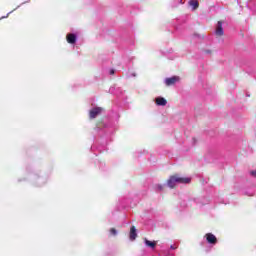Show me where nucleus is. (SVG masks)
<instances>
[{
	"label": "nucleus",
	"mask_w": 256,
	"mask_h": 256,
	"mask_svg": "<svg viewBox=\"0 0 256 256\" xmlns=\"http://www.w3.org/2000/svg\"><path fill=\"white\" fill-rule=\"evenodd\" d=\"M189 183H191V178L176 174L169 177L167 180V187H169V189H175L177 185H187Z\"/></svg>",
	"instance_id": "obj_1"
},
{
	"label": "nucleus",
	"mask_w": 256,
	"mask_h": 256,
	"mask_svg": "<svg viewBox=\"0 0 256 256\" xmlns=\"http://www.w3.org/2000/svg\"><path fill=\"white\" fill-rule=\"evenodd\" d=\"M179 81H181L179 76H172L170 78H166L164 83L167 85V87H171V85H175V83H179Z\"/></svg>",
	"instance_id": "obj_2"
},
{
	"label": "nucleus",
	"mask_w": 256,
	"mask_h": 256,
	"mask_svg": "<svg viewBox=\"0 0 256 256\" xmlns=\"http://www.w3.org/2000/svg\"><path fill=\"white\" fill-rule=\"evenodd\" d=\"M101 113H103L102 107L92 108L89 112L90 119H95L98 115H101Z\"/></svg>",
	"instance_id": "obj_3"
},
{
	"label": "nucleus",
	"mask_w": 256,
	"mask_h": 256,
	"mask_svg": "<svg viewBox=\"0 0 256 256\" xmlns=\"http://www.w3.org/2000/svg\"><path fill=\"white\" fill-rule=\"evenodd\" d=\"M204 237L209 245H217V237L214 234L207 233Z\"/></svg>",
	"instance_id": "obj_4"
},
{
	"label": "nucleus",
	"mask_w": 256,
	"mask_h": 256,
	"mask_svg": "<svg viewBox=\"0 0 256 256\" xmlns=\"http://www.w3.org/2000/svg\"><path fill=\"white\" fill-rule=\"evenodd\" d=\"M224 33L225 32L223 31V22L218 21L217 26H216V30H215V35L217 37H223Z\"/></svg>",
	"instance_id": "obj_5"
},
{
	"label": "nucleus",
	"mask_w": 256,
	"mask_h": 256,
	"mask_svg": "<svg viewBox=\"0 0 256 256\" xmlns=\"http://www.w3.org/2000/svg\"><path fill=\"white\" fill-rule=\"evenodd\" d=\"M66 39H67V42L70 43V45H73L77 42V35L67 34Z\"/></svg>",
	"instance_id": "obj_6"
},
{
	"label": "nucleus",
	"mask_w": 256,
	"mask_h": 256,
	"mask_svg": "<svg viewBox=\"0 0 256 256\" xmlns=\"http://www.w3.org/2000/svg\"><path fill=\"white\" fill-rule=\"evenodd\" d=\"M155 103L159 107H165V105H167V100L165 98H163V97H157L155 99Z\"/></svg>",
	"instance_id": "obj_7"
},
{
	"label": "nucleus",
	"mask_w": 256,
	"mask_h": 256,
	"mask_svg": "<svg viewBox=\"0 0 256 256\" xmlns=\"http://www.w3.org/2000/svg\"><path fill=\"white\" fill-rule=\"evenodd\" d=\"M135 239H137V228L132 226L130 229V241H135Z\"/></svg>",
	"instance_id": "obj_8"
},
{
	"label": "nucleus",
	"mask_w": 256,
	"mask_h": 256,
	"mask_svg": "<svg viewBox=\"0 0 256 256\" xmlns=\"http://www.w3.org/2000/svg\"><path fill=\"white\" fill-rule=\"evenodd\" d=\"M144 243L146 247H150V249H155L157 247V242L155 241H149L147 238L144 239Z\"/></svg>",
	"instance_id": "obj_9"
},
{
	"label": "nucleus",
	"mask_w": 256,
	"mask_h": 256,
	"mask_svg": "<svg viewBox=\"0 0 256 256\" xmlns=\"http://www.w3.org/2000/svg\"><path fill=\"white\" fill-rule=\"evenodd\" d=\"M189 5L195 10L199 7V2L197 0H190Z\"/></svg>",
	"instance_id": "obj_10"
},
{
	"label": "nucleus",
	"mask_w": 256,
	"mask_h": 256,
	"mask_svg": "<svg viewBox=\"0 0 256 256\" xmlns=\"http://www.w3.org/2000/svg\"><path fill=\"white\" fill-rule=\"evenodd\" d=\"M156 191H163V185L161 184L156 185Z\"/></svg>",
	"instance_id": "obj_11"
},
{
	"label": "nucleus",
	"mask_w": 256,
	"mask_h": 256,
	"mask_svg": "<svg viewBox=\"0 0 256 256\" xmlns=\"http://www.w3.org/2000/svg\"><path fill=\"white\" fill-rule=\"evenodd\" d=\"M111 235H117V230L115 228L110 229Z\"/></svg>",
	"instance_id": "obj_12"
},
{
	"label": "nucleus",
	"mask_w": 256,
	"mask_h": 256,
	"mask_svg": "<svg viewBox=\"0 0 256 256\" xmlns=\"http://www.w3.org/2000/svg\"><path fill=\"white\" fill-rule=\"evenodd\" d=\"M250 175H252V177H256V170L251 171Z\"/></svg>",
	"instance_id": "obj_13"
},
{
	"label": "nucleus",
	"mask_w": 256,
	"mask_h": 256,
	"mask_svg": "<svg viewBox=\"0 0 256 256\" xmlns=\"http://www.w3.org/2000/svg\"><path fill=\"white\" fill-rule=\"evenodd\" d=\"M115 73V70L110 71V75H113Z\"/></svg>",
	"instance_id": "obj_14"
},
{
	"label": "nucleus",
	"mask_w": 256,
	"mask_h": 256,
	"mask_svg": "<svg viewBox=\"0 0 256 256\" xmlns=\"http://www.w3.org/2000/svg\"><path fill=\"white\" fill-rule=\"evenodd\" d=\"M110 93H113V88H110Z\"/></svg>",
	"instance_id": "obj_15"
},
{
	"label": "nucleus",
	"mask_w": 256,
	"mask_h": 256,
	"mask_svg": "<svg viewBox=\"0 0 256 256\" xmlns=\"http://www.w3.org/2000/svg\"><path fill=\"white\" fill-rule=\"evenodd\" d=\"M171 249H175V247H174V246H171Z\"/></svg>",
	"instance_id": "obj_16"
},
{
	"label": "nucleus",
	"mask_w": 256,
	"mask_h": 256,
	"mask_svg": "<svg viewBox=\"0 0 256 256\" xmlns=\"http://www.w3.org/2000/svg\"><path fill=\"white\" fill-rule=\"evenodd\" d=\"M133 77H135V74H132Z\"/></svg>",
	"instance_id": "obj_17"
}]
</instances>
